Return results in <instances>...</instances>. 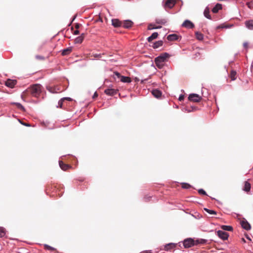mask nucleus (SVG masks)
Listing matches in <instances>:
<instances>
[{
    "instance_id": "nucleus-1",
    "label": "nucleus",
    "mask_w": 253,
    "mask_h": 253,
    "mask_svg": "<svg viewBox=\"0 0 253 253\" xmlns=\"http://www.w3.org/2000/svg\"><path fill=\"white\" fill-rule=\"evenodd\" d=\"M169 57V55L167 53H164L156 57L155 59V62L158 68L161 69L164 65L166 59Z\"/></svg>"
},
{
    "instance_id": "nucleus-2",
    "label": "nucleus",
    "mask_w": 253,
    "mask_h": 253,
    "mask_svg": "<svg viewBox=\"0 0 253 253\" xmlns=\"http://www.w3.org/2000/svg\"><path fill=\"white\" fill-rule=\"evenodd\" d=\"M42 85L40 84H35L28 88L27 91H29L34 97H38L41 92Z\"/></svg>"
},
{
    "instance_id": "nucleus-3",
    "label": "nucleus",
    "mask_w": 253,
    "mask_h": 253,
    "mask_svg": "<svg viewBox=\"0 0 253 253\" xmlns=\"http://www.w3.org/2000/svg\"><path fill=\"white\" fill-rule=\"evenodd\" d=\"M207 242V240L203 239H194L191 238V247L195 245H204Z\"/></svg>"
},
{
    "instance_id": "nucleus-4",
    "label": "nucleus",
    "mask_w": 253,
    "mask_h": 253,
    "mask_svg": "<svg viewBox=\"0 0 253 253\" xmlns=\"http://www.w3.org/2000/svg\"><path fill=\"white\" fill-rule=\"evenodd\" d=\"M114 74L119 79H120V81L122 82L129 83L131 82L130 78L128 77L122 76L119 72H114Z\"/></svg>"
},
{
    "instance_id": "nucleus-5",
    "label": "nucleus",
    "mask_w": 253,
    "mask_h": 253,
    "mask_svg": "<svg viewBox=\"0 0 253 253\" xmlns=\"http://www.w3.org/2000/svg\"><path fill=\"white\" fill-rule=\"evenodd\" d=\"M217 235L220 238L223 240H227L229 236V235L227 232L222 230H218L217 232Z\"/></svg>"
},
{
    "instance_id": "nucleus-6",
    "label": "nucleus",
    "mask_w": 253,
    "mask_h": 253,
    "mask_svg": "<svg viewBox=\"0 0 253 253\" xmlns=\"http://www.w3.org/2000/svg\"><path fill=\"white\" fill-rule=\"evenodd\" d=\"M202 100V97L197 94L191 93V102H199Z\"/></svg>"
},
{
    "instance_id": "nucleus-7",
    "label": "nucleus",
    "mask_w": 253,
    "mask_h": 253,
    "mask_svg": "<svg viewBox=\"0 0 253 253\" xmlns=\"http://www.w3.org/2000/svg\"><path fill=\"white\" fill-rule=\"evenodd\" d=\"M175 3V0H166L164 5L165 8H171L174 6Z\"/></svg>"
},
{
    "instance_id": "nucleus-8",
    "label": "nucleus",
    "mask_w": 253,
    "mask_h": 253,
    "mask_svg": "<svg viewBox=\"0 0 253 253\" xmlns=\"http://www.w3.org/2000/svg\"><path fill=\"white\" fill-rule=\"evenodd\" d=\"M118 90L113 88H108L105 90L104 93L108 95L113 96L117 93Z\"/></svg>"
},
{
    "instance_id": "nucleus-9",
    "label": "nucleus",
    "mask_w": 253,
    "mask_h": 253,
    "mask_svg": "<svg viewBox=\"0 0 253 253\" xmlns=\"http://www.w3.org/2000/svg\"><path fill=\"white\" fill-rule=\"evenodd\" d=\"M17 81L16 80H12L11 79H8L5 83L6 86L13 88L14 85L16 84Z\"/></svg>"
},
{
    "instance_id": "nucleus-10",
    "label": "nucleus",
    "mask_w": 253,
    "mask_h": 253,
    "mask_svg": "<svg viewBox=\"0 0 253 253\" xmlns=\"http://www.w3.org/2000/svg\"><path fill=\"white\" fill-rule=\"evenodd\" d=\"M59 166H60V168L62 170H65V171L67 170L68 169L72 168V167L70 165H69L68 164H65L61 161H59Z\"/></svg>"
},
{
    "instance_id": "nucleus-11",
    "label": "nucleus",
    "mask_w": 253,
    "mask_h": 253,
    "mask_svg": "<svg viewBox=\"0 0 253 253\" xmlns=\"http://www.w3.org/2000/svg\"><path fill=\"white\" fill-rule=\"evenodd\" d=\"M133 24V22L130 20H126L122 22V27L125 28H130Z\"/></svg>"
},
{
    "instance_id": "nucleus-12",
    "label": "nucleus",
    "mask_w": 253,
    "mask_h": 253,
    "mask_svg": "<svg viewBox=\"0 0 253 253\" xmlns=\"http://www.w3.org/2000/svg\"><path fill=\"white\" fill-rule=\"evenodd\" d=\"M242 227L247 230H249L251 229V226L247 220H243L241 222Z\"/></svg>"
},
{
    "instance_id": "nucleus-13",
    "label": "nucleus",
    "mask_w": 253,
    "mask_h": 253,
    "mask_svg": "<svg viewBox=\"0 0 253 253\" xmlns=\"http://www.w3.org/2000/svg\"><path fill=\"white\" fill-rule=\"evenodd\" d=\"M112 24L115 27H119L122 26V22L117 19H113L112 20Z\"/></svg>"
},
{
    "instance_id": "nucleus-14",
    "label": "nucleus",
    "mask_w": 253,
    "mask_h": 253,
    "mask_svg": "<svg viewBox=\"0 0 253 253\" xmlns=\"http://www.w3.org/2000/svg\"><path fill=\"white\" fill-rule=\"evenodd\" d=\"M47 89L51 93H58V92H60L58 87L48 86L47 87Z\"/></svg>"
},
{
    "instance_id": "nucleus-15",
    "label": "nucleus",
    "mask_w": 253,
    "mask_h": 253,
    "mask_svg": "<svg viewBox=\"0 0 253 253\" xmlns=\"http://www.w3.org/2000/svg\"><path fill=\"white\" fill-rule=\"evenodd\" d=\"M84 38V34H82L80 36L76 38L75 39V42L76 43H81Z\"/></svg>"
},
{
    "instance_id": "nucleus-16",
    "label": "nucleus",
    "mask_w": 253,
    "mask_h": 253,
    "mask_svg": "<svg viewBox=\"0 0 253 253\" xmlns=\"http://www.w3.org/2000/svg\"><path fill=\"white\" fill-rule=\"evenodd\" d=\"M245 25L250 30H253V20H250L245 22Z\"/></svg>"
},
{
    "instance_id": "nucleus-17",
    "label": "nucleus",
    "mask_w": 253,
    "mask_h": 253,
    "mask_svg": "<svg viewBox=\"0 0 253 253\" xmlns=\"http://www.w3.org/2000/svg\"><path fill=\"white\" fill-rule=\"evenodd\" d=\"M178 39V36L177 35L174 34L169 35L167 37L168 40L170 41H176V40H177Z\"/></svg>"
},
{
    "instance_id": "nucleus-18",
    "label": "nucleus",
    "mask_w": 253,
    "mask_h": 253,
    "mask_svg": "<svg viewBox=\"0 0 253 253\" xmlns=\"http://www.w3.org/2000/svg\"><path fill=\"white\" fill-rule=\"evenodd\" d=\"M222 9V4L217 3L215 6L212 9V12L216 13L218 12V10Z\"/></svg>"
},
{
    "instance_id": "nucleus-19",
    "label": "nucleus",
    "mask_w": 253,
    "mask_h": 253,
    "mask_svg": "<svg viewBox=\"0 0 253 253\" xmlns=\"http://www.w3.org/2000/svg\"><path fill=\"white\" fill-rule=\"evenodd\" d=\"M152 93L156 98H159L162 95V92L158 89L153 90Z\"/></svg>"
},
{
    "instance_id": "nucleus-20",
    "label": "nucleus",
    "mask_w": 253,
    "mask_h": 253,
    "mask_svg": "<svg viewBox=\"0 0 253 253\" xmlns=\"http://www.w3.org/2000/svg\"><path fill=\"white\" fill-rule=\"evenodd\" d=\"M72 50L71 47H68L62 50V55L63 56L69 54Z\"/></svg>"
},
{
    "instance_id": "nucleus-21",
    "label": "nucleus",
    "mask_w": 253,
    "mask_h": 253,
    "mask_svg": "<svg viewBox=\"0 0 253 253\" xmlns=\"http://www.w3.org/2000/svg\"><path fill=\"white\" fill-rule=\"evenodd\" d=\"M158 36V34L157 32L153 33L152 35L148 38V41L151 42L153 40L156 39Z\"/></svg>"
},
{
    "instance_id": "nucleus-22",
    "label": "nucleus",
    "mask_w": 253,
    "mask_h": 253,
    "mask_svg": "<svg viewBox=\"0 0 253 253\" xmlns=\"http://www.w3.org/2000/svg\"><path fill=\"white\" fill-rule=\"evenodd\" d=\"M163 42L162 41H159L154 43L152 46L154 48H157L163 45Z\"/></svg>"
},
{
    "instance_id": "nucleus-23",
    "label": "nucleus",
    "mask_w": 253,
    "mask_h": 253,
    "mask_svg": "<svg viewBox=\"0 0 253 253\" xmlns=\"http://www.w3.org/2000/svg\"><path fill=\"white\" fill-rule=\"evenodd\" d=\"M204 16L208 19H211V16L210 14V9L208 7H206L204 12Z\"/></svg>"
},
{
    "instance_id": "nucleus-24",
    "label": "nucleus",
    "mask_w": 253,
    "mask_h": 253,
    "mask_svg": "<svg viewBox=\"0 0 253 253\" xmlns=\"http://www.w3.org/2000/svg\"><path fill=\"white\" fill-rule=\"evenodd\" d=\"M251 189V184L248 181L245 182V185L243 190L246 192H249Z\"/></svg>"
},
{
    "instance_id": "nucleus-25",
    "label": "nucleus",
    "mask_w": 253,
    "mask_h": 253,
    "mask_svg": "<svg viewBox=\"0 0 253 253\" xmlns=\"http://www.w3.org/2000/svg\"><path fill=\"white\" fill-rule=\"evenodd\" d=\"M182 244L185 248H190V238H187V239H185L183 241Z\"/></svg>"
},
{
    "instance_id": "nucleus-26",
    "label": "nucleus",
    "mask_w": 253,
    "mask_h": 253,
    "mask_svg": "<svg viewBox=\"0 0 253 253\" xmlns=\"http://www.w3.org/2000/svg\"><path fill=\"white\" fill-rule=\"evenodd\" d=\"M167 22L166 19H158L156 20V23L158 24L165 25Z\"/></svg>"
},
{
    "instance_id": "nucleus-27",
    "label": "nucleus",
    "mask_w": 253,
    "mask_h": 253,
    "mask_svg": "<svg viewBox=\"0 0 253 253\" xmlns=\"http://www.w3.org/2000/svg\"><path fill=\"white\" fill-rule=\"evenodd\" d=\"M195 36L197 40L201 41L203 39V35L199 32H195Z\"/></svg>"
},
{
    "instance_id": "nucleus-28",
    "label": "nucleus",
    "mask_w": 253,
    "mask_h": 253,
    "mask_svg": "<svg viewBox=\"0 0 253 253\" xmlns=\"http://www.w3.org/2000/svg\"><path fill=\"white\" fill-rule=\"evenodd\" d=\"M236 72L234 71V70H232L230 73V77L231 79V80L232 81H234L236 79Z\"/></svg>"
},
{
    "instance_id": "nucleus-29",
    "label": "nucleus",
    "mask_w": 253,
    "mask_h": 253,
    "mask_svg": "<svg viewBox=\"0 0 253 253\" xmlns=\"http://www.w3.org/2000/svg\"><path fill=\"white\" fill-rule=\"evenodd\" d=\"M221 228L222 230H224L225 231H232L233 230V228L231 226L222 225Z\"/></svg>"
},
{
    "instance_id": "nucleus-30",
    "label": "nucleus",
    "mask_w": 253,
    "mask_h": 253,
    "mask_svg": "<svg viewBox=\"0 0 253 253\" xmlns=\"http://www.w3.org/2000/svg\"><path fill=\"white\" fill-rule=\"evenodd\" d=\"M44 248L45 249L50 251H54L56 250V249L54 248L51 247L47 244L44 245Z\"/></svg>"
},
{
    "instance_id": "nucleus-31",
    "label": "nucleus",
    "mask_w": 253,
    "mask_h": 253,
    "mask_svg": "<svg viewBox=\"0 0 253 253\" xmlns=\"http://www.w3.org/2000/svg\"><path fill=\"white\" fill-rule=\"evenodd\" d=\"M182 26L184 27L189 28L190 27V20H186L182 24Z\"/></svg>"
},
{
    "instance_id": "nucleus-32",
    "label": "nucleus",
    "mask_w": 253,
    "mask_h": 253,
    "mask_svg": "<svg viewBox=\"0 0 253 253\" xmlns=\"http://www.w3.org/2000/svg\"><path fill=\"white\" fill-rule=\"evenodd\" d=\"M5 234V229L2 227H0V237H3Z\"/></svg>"
},
{
    "instance_id": "nucleus-33",
    "label": "nucleus",
    "mask_w": 253,
    "mask_h": 253,
    "mask_svg": "<svg viewBox=\"0 0 253 253\" xmlns=\"http://www.w3.org/2000/svg\"><path fill=\"white\" fill-rule=\"evenodd\" d=\"M204 210L207 211L208 213L211 214H216V212L213 210H211L208 209L207 208H205Z\"/></svg>"
},
{
    "instance_id": "nucleus-34",
    "label": "nucleus",
    "mask_w": 253,
    "mask_h": 253,
    "mask_svg": "<svg viewBox=\"0 0 253 253\" xmlns=\"http://www.w3.org/2000/svg\"><path fill=\"white\" fill-rule=\"evenodd\" d=\"M66 98H63L62 99H61L59 101H58V107H59L60 108H62V105H63V102L65 101V99Z\"/></svg>"
},
{
    "instance_id": "nucleus-35",
    "label": "nucleus",
    "mask_w": 253,
    "mask_h": 253,
    "mask_svg": "<svg viewBox=\"0 0 253 253\" xmlns=\"http://www.w3.org/2000/svg\"><path fill=\"white\" fill-rule=\"evenodd\" d=\"M161 27H162L161 26H157V27H155L153 25L150 24L148 26V29L149 30H152V29H160V28H161Z\"/></svg>"
},
{
    "instance_id": "nucleus-36",
    "label": "nucleus",
    "mask_w": 253,
    "mask_h": 253,
    "mask_svg": "<svg viewBox=\"0 0 253 253\" xmlns=\"http://www.w3.org/2000/svg\"><path fill=\"white\" fill-rule=\"evenodd\" d=\"M199 108L197 106H194L191 104V112L198 110Z\"/></svg>"
},
{
    "instance_id": "nucleus-37",
    "label": "nucleus",
    "mask_w": 253,
    "mask_h": 253,
    "mask_svg": "<svg viewBox=\"0 0 253 253\" xmlns=\"http://www.w3.org/2000/svg\"><path fill=\"white\" fill-rule=\"evenodd\" d=\"M181 185V187L182 188H184V189H188L190 187V185L187 183H182Z\"/></svg>"
},
{
    "instance_id": "nucleus-38",
    "label": "nucleus",
    "mask_w": 253,
    "mask_h": 253,
    "mask_svg": "<svg viewBox=\"0 0 253 253\" xmlns=\"http://www.w3.org/2000/svg\"><path fill=\"white\" fill-rule=\"evenodd\" d=\"M248 7L250 9H253V1L247 3Z\"/></svg>"
},
{
    "instance_id": "nucleus-39",
    "label": "nucleus",
    "mask_w": 253,
    "mask_h": 253,
    "mask_svg": "<svg viewBox=\"0 0 253 253\" xmlns=\"http://www.w3.org/2000/svg\"><path fill=\"white\" fill-rule=\"evenodd\" d=\"M16 105L17 107L20 110H23V111L25 110L24 107L20 103H16Z\"/></svg>"
},
{
    "instance_id": "nucleus-40",
    "label": "nucleus",
    "mask_w": 253,
    "mask_h": 253,
    "mask_svg": "<svg viewBox=\"0 0 253 253\" xmlns=\"http://www.w3.org/2000/svg\"><path fill=\"white\" fill-rule=\"evenodd\" d=\"M198 192L200 194H202V195H207V193H206V191L205 190H204L203 189H199L198 190Z\"/></svg>"
},
{
    "instance_id": "nucleus-41",
    "label": "nucleus",
    "mask_w": 253,
    "mask_h": 253,
    "mask_svg": "<svg viewBox=\"0 0 253 253\" xmlns=\"http://www.w3.org/2000/svg\"><path fill=\"white\" fill-rule=\"evenodd\" d=\"M151 198V196L146 195L144 197V200H145V202H148L150 201Z\"/></svg>"
},
{
    "instance_id": "nucleus-42",
    "label": "nucleus",
    "mask_w": 253,
    "mask_h": 253,
    "mask_svg": "<svg viewBox=\"0 0 253 253\" xmlns=\"http://www.w3.org/2000/svg\"><path fill=\"white\" fill-rule=\"evenodd\" d=\"M184 95H180L179 97V98H178V100L180 101H182L184 99Z\"/></svg>"
},
{
    "instance_id": "nucleus-43",
    "label": "nucleus",
    "mask_w": 253,
    "mask_h": 253,
    "mask_svg": "<svg viewBox=\"0 0 253 253\" xmlns=\"http://www.w3.org/2000/svg\"><path fill=\"white\" fill-rule=\"evenodd\" d=\"M97 96H98V94H97V93L96 92H95L94 93V94H93V96H92V98H93V99H95V98H96Z\"/></svg>"
},
{
    "instance_id": "nucleus-44",
    "label": "nucleus",
    "mask_w": 253,
    "mask_h": 253,
    "mask_svg": "<svg viewBox=\"0 0 253 253\" xmlns=\"http://www.w3.org/2000/svg\"><path fill=\"white\" fill-rule=\"evenodd\" d=\"M74 35H78L79 34V30H75L74 32Z\"/></svg>"
},
{
    "instance_id": "nucleus-45",
    "label": "nucleus",
    "mask_w": 253,
    "mask_h": 253,
    "mask_svg": "<svg viewBox=\"0 0 253 253\" xmlns=\"http://www.w3.org/2000/svg\"><path fill=\"white\" fill-rule=\"evenodd\" d=\"M65 100H68V101H71L72 99L69 97H65Z\"/></svg>"
},
{
    "instance_id": "nucleus-46",
    "label": "nucleus",
    "mask_w": 253,
    "mask_h": 253,
    "mask_svg": "<svg viewBox=\"0 0 253 253\" xmlns=\"http://www.w3.org/2000/svg\"><path fill=\"white\" fill-rule=\"evenodd\" d=\"M79 27H80V24H77L75 26V28L78 29V28H79Z\"/></svg>"
},
{
    "instance_id": "nucleus-47",
    "label": "nucleus",
    "mask_w": 253,
    "mask_h": 253,
    "mask_svg": "<svg viewBox=\"0 0 253 253\" xmlns=\"http://www.w3.org/2000/svg\"><path fill=\"white\" fill-rule=\"evenodd\" d=\"M225 27V26H222V25H220V26H219L217 27V29H219V28H224Z\"/></svg>"
},
{
    "instance_id": "nucleus-48",
    "label": "nucleus",
    "mask_w": 253,
    "mask_h": 253,
    "mask_svg": "<svg viewBox=\"0 0 253 253\" xmlns=\"http://www.w3.org/2000/svg\"><path fill=\"white\" fill-rule=\"evenodd\" d=\"M36 58L38 59H43V57H42L40 56H38V55L36 56Z\"/></svg>"
},
{
    "instance_id": "nucleus-49",
    "label": "nucleus",
    "mask_w": 253,
    "mask_h": 253,
    "mask_svg": "<svg viewBox=\"0 0 253 253\" xmlns=\"http://www.w3.org/2000/svg\"><path fill=\"white\" fill-rule=\"evenodd\" d=\"M194 27V24L191 22V29L193 28Z\"/></svg>"
},
{
    "instance_id": "nucleus-50",
    "label": "nucleus",
    "mask_w": 253,
    "mask_h": 253,
    "mask_svg": "<svg viewBox=\"0 0 253 253\" xmlns=\"http://www.w3.org/2000/svg\"><path fill=\"white\" fill-rule=\"evenodd\" d=\"M23 124V123H22ZM24 125L26 126H29V124H23Z\"/></svg>"
},
{
    "instance_id": "nucleus-51",
    "label": "nucleus",
    "mask_w": 253,
    "mask_h": 253,
    "mask_svg": "<svg viewBox=\"0 0 253 253\" xmlns=\"http://www.w3.org/2000/svg\"><path fill=\"white\" fill-rule=\"evenodd\" d=\"M99 56H100V55H95L94 56L95 57H99Z\"/></svg>"
},
{
    "instance_id": "nucleus-52",
    "label": "nucleus",
    "mask_w": 253,
    "mask_h": 253,
    "mask_svg": "<svg viewBox=\"0 0 253 253\" xmlns=\"http://www.w3.org/2000/svg\"><path fill=\"white\" fill-rule=\"evenodd\" d=\"M244 46H247V43H245L244 44Z\"/></svg>"
},
{
    "instance_id": "nucleus-53",
    "label": "nucleus",
    "mask_w": 253,
    "mask_h": 253,
    "mask_svg": "<svg viewBox=\"0 0 253 253\" xmlns=\"http://www.w3.org/2000/svg\"><path fill=\"white\" fill-rule=\"evenodd\" d=\"M188 100L190 101V95L188 96Z\"/></svg>"
},
{
    "instance_id": "nucleus-54",
    "label": "nucleus",
    "mask_w": 253,
    "mask_h": 253,
    "mask_svg": "<svg viewBox=\"0 0 253 253\" xmlns=\"http://www.w3.org/2000/svg\"><path fill=\"white\" fill-rule=\"evenodd\" d=\"M253 69V64H252V66H251V69Z\"/></svg>"
},
{
    "instance_id": "nucleus-55",
    "label": "nucleus",
    "mask_w": 253,
    "mask_h": 253,
    "mask_svg": "<svg viewBox=\"0 0 253 253\" xmlns=\"http://www.w3.org/2000/svg\"><path fill=\"white\" fill-rule=\"evenodd\" d=\"M243 239V241L245 242V240L244 239Z\"/></svg>"
},
{
    "instance_id": "nucleus-56",
    "label": "nucleus",
    "mask_w": 253,
    "mask_h": 253,
    "mask_svg": "<svg viewBox=\"0 0 253 253\" xmlns=\"http://www.w3.org/2000/svg\"><path fill=\"white\" fill-rule=\"evenodd\" d=\"M192 216L194 217H195V216L194 215H193V214L192 215Z\"/></svg>"
}]
</instances>
